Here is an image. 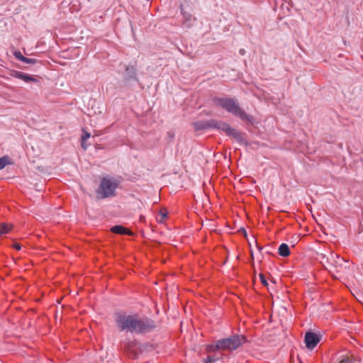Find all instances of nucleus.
<instances>
[{"mask_svg":"<svg viewBox=\"0 0 363 363\" xmlns=\"http://www.w3.org/2000/svg\"><path fill=\"white\" fill-rule=\"evenodd\" d=\"M116 324L120 331L139 335L152 333L159 328L158 323L147 316L140 317L137 313L126 315L121 312L116 313Z\"/></svg>","mask_w":363,"mask_h":363,"instance_id":"obj_1","label":"nucleus"},{"mask_svg":"<svg viewBox=\"0 0 363 363\" xmlns=\"http://www.w3.org/2000/svg\"><path fill=\"white\" fill-rule=\"evenodd\" d=\"M213 104L228 113L239 117L242 121H246L250 124H253L255 119L252 115L247 114L239 106L238 102L233 98L228 97H213L212 99Z\"/></svg>","mask_w":363,"mask_h":363,"instance_id":"obj_2","label":"nucleus"},{"mask_svg":"<svg viewBox=\"0 0 363 363\" xmlns=\"http://www.w3.org/2000/svg\"><path fill=\"white\" fill-rule=\"evenodd\" d=\"M211 128L224 132L227 135L233 137L238 143L247 146L248 143L245 138L246 134L232 128L224 121L211 119Z\"/></svg>","mask_w":363,"mask_h":363,"instance_id":"obj_3","label":"nucleus"},{"mask_svg":"<svg viewBox=\"0 0 363 363\" xmlns=\"http://www.w3.org/2000/svg\"><path fill=\"white\" fill-rule=\"evenodd\" d=\"M247 342L243 335L234 334L228 337L218 340L217 347H221V350L233 351L241 347Z\"/></svg>","mask_w":363,"mask_h":363,"instance_id":"obj_4","label":"nucleus"},{"mask_svg":"<svg viewBox=\"0 0 363 363\" xmlns=\"http://www.w3.org/2000/svg\"><path fill=\"white\" fill-rule=\"evenodd\" d=\"M118 184L119 182L113 178L103 177L97 190V194L101 195L99 198L106 199L114 196Z\"/></svg>","mask_w":363,"mask_h":363,"instance_id":"obj_5","label":"nucleus"},{"mask_svg":"<svg viewBox=\"0 0 363 363\" xmlns=\"http://www.w3.org/2000/svg\"><path fill=\"white\" fill-rule=\"evenodd\" d=\"M320 340V335L315 333L308 331L305 334L304 342L306 343V347L311 350L316 347Z\"/></svg>","mask_w":363,"mask_h":363,"instance_id":"obj_6","label":"nucleus"},{"mask_svg":"<svg viewBox=\"0 0 363 363\" xmlns=\"http://www.w3.org/2000/svg\"><path fill=\"white\" fill-rule=\"evenodd\" d=\"M9 75L12 77L21 79L24 81L25 82H38L39 81L33 77V76H30L28 74H26L24 72H21L20 71L17 70H10L9 71Z\"/></svg>","mask_w":363,"mask_h":363,"instance_id":"obj_7","label":"nucleus"},{"mask_svg":"<svg viewBox=\"0 0 363 363\" xmlns=\"http://www.w3.org/2000/svg\"><path fill=\"white\" fill-rule=\"evenodd\" d=\"M192 125L196 131L211 128V120L198 121L194 122Z\"/></svg>","mask_w":363,"mask_h":363,"instance_id":"obj_8","label":"nucleus"},{"mask_svg":"<svg viewBox=\"0 0 363 363\" xmlns=\"http://www.w3.org/2000/svg\"><path fill=\"white\" fill-rule=\"evenodd\" d=\"M111 230L113 233L119 234V235H133V233L129 229H128L122 225H119L113 226L111 228Z\"/></svg>","mask_w":363,"mask_h":363,"instance_id":"obj_9","label":"nucleus"},{"mask_svg":"<svg viewBox=\"0 0 363 363\" xmlns=\"http://www.w3.org/2000/svg\"><path fill=\"white\" fill-rule=\"evenodd\" d=\"M279 255L282 257H288L290 255V250L287 244L282 243L279 247Z\"/></svg>","mask_w":363,"mask_h":363,"instance_id":"obj_10","label":"nucleus"},{"mask_svg":"<svg viewBox=\"0 0 363 363\" xmlns=\"http://www.w3.org/2000/svg\"><path fill=\"white\" fill-rule=\"evenodd\" d=\"M11 228H12L11 225H9L7 223H1L0 224V236L9 233L10 230H11Z\"/></svg>","mask_w":363,"mask_h":363,"instance_id":"obj_11","label":"nucleus"},{"mask_svg":"<svg viewBox=\"0 0 363 363\" xmlns=\"http://www.w3.org/2000/svg\"><path fill=\"white\" fill-rule=\"evenodd\" d=\"M125 71H126V73H127V75L128 77V79H135L137 80V77H136V72H135V69L133 67H127L126 69H125Z\"/></svg>","mask_w":363,"mask_h":363,"instance_id":"obj_12","label":"nucleus"},{"mask_svg":"<svg viewBox=\"0 0 363 363\" xmlns=\"http://www.w3.org/2000/svg\"><path fill=\"white\" fill-rule=\"evenodd\" d=\"M10 158L9 156H3L0 158V170L4 169L7 164H10Z\"/></svg>","mask_w":363,"mask_h":363,"instance_id":"obj_13","label":"nucleus"},{"mask_svg":"<svg viewBox=\"0 0 363 363\" xmlns=\"http://www.w3.org/2000/svg\"><path fill=\"white\" fill-rule=\"evenodd\" d=\"M218 345V340L216 341L214 344L209 345L206 347V350L208 352H215L218 350H221V347H217L216 346Z\"/></svg>","mask_w":363,"mask_h":363,"instance_id":"obj_14","label":"nucleus"},{"mask_svg":"<svg viewBox=\"0 0 363 363\" xmlns=\"http://www.w3.org/2000/svg\"><path fill=\"white\" fill-rule=\"evenodd\" d=\"M90 137H91V134H90L89 132H87V131H86V130H84V133H83V135H82V138H81V140H82V147L84 150H86V145H84V141H85L86 140H87L88 138H89Z\"/></svg>","mask_w":363,"mask_h":363,"instance_id":"obj_15","label":"nucleus"},{"mask_svg":"<svg viewBox=\"0 0 363 363\" xmlns=\"http://www.w3.org/2000/svg\"><path fill=\"white\" fill-rule=\"evenodd\" d=\"M182 14H183V16H184L186 22L189 23V25L191 24V23L192 21H194L196 20V18L189 13L182 11Z\"/></svg>","mask_w":363,"mask_h":363,"instance_id":"obj_16","label":"nucleus"},{"mask_svg":"<svg viewBox=\"0 0 363 363\" xmlns=\"http://www.w3.org/2000/svg\"><path fill=\"white\" fill-rule=\"evenodd\" d=\"M38 62L37 59L35 58H28V57H24L23 62L27 63V64H36Z\"/></svg>","mask_w":363,"mask_h":363,"instance_id":"obj_17","label":"nucleus"},{"mask_svg":"<svg viewBox=\"0 0 363 363\" xmlns=\"http://www.w3.org/2000/svg\"><path fill=\"white\" fill-rule=\"evenodd\" d=\"M13 55L17 60H18L21 62H23L25 57L20 51H15L13 52Z\"/></svg>","mask_w":363,"mask_h":363,"instance_id":"obj_18","label":"nucleus"},{"mask_svg":"<svg viewBox=\"0 0 363 363\" xmlns=\"http://www.w3.org/2000/svg\"><path fill=\"white\" fill-rule=\"evenodd\" d=\"M218 357L208 355L207 358L204 360V363H214L218 360Z\"/></svg>","mask_w":363,"mask_h":363,"instance_id":"obj_19","label":"nucleus"},{"mask_svg":"<svg viewBox=\"0 0 363 363\" xmlns=\"http://www.w3.org/2000/svg\"><path fill=\"white\" fill-rule=\"evenodd\" d=\"M259 279H260V281H261L262 284L264 286H268L267 281L265 277L264 276V274H259Z\"/></svg>","mask_w":363,"mask_h":363,"instance_id":"obj_20","label":"nucleus"},{"mask_svg":"<svg viewBox=\"0 0 363 363\" xmlns=\"http://www.w3.org/2000/svg\"><path fill=\"white\" fill-rule=\"evenodd\" d=\"M339 363H351L350 359L347 357H342Z\"/></svg>","mask_w":363,"mask_h":363,"instance_id":"obj_21","label":"nucleus"},{"mask_svg":"<svg viewBox=\"0 0 363 363\" xmlns=\"http://www.w3.org/2000/svg\"><path fill=\"white\" fill-rule=\"evenodd\" d=\"M160 213L162 219H164L167 217V212L166 211H161Z\"/></svg>","mask_w":363,"mask_h":363,"instance_id":"obj_22","label":"nucleus"},{"mask_svg":"<svg viewBox=\"0 0 363 363\" xmlns=\"http://www.w3.org/2000/svg\"><path fill=\"white\" fill-rule=\"evenodd\" d=\"M13 248H15L16 250H20L21 249V245L19 243H14L13 245Z\"/></svg>","mask_w":363,"mask_h":363,"instance_id":"obj_23","label":"nucleus"},{"mask_svg":"<svg viewBox=\"0 0 363 363\" xmlns=\"http://www.w3.org/2000/svg\"><path fill=\"white\" fill-rule=\"evenodd\" d=\"M145 216H140V221H145Z\"/></svg>","mask_w":363,"mask_h":363,"instance_id":"obj_24","label":"nucleus"},{"mask_svg":"<svg viewBox=\"0 0 363 363\" xmlns=\"http://www.w3.org/2000/svg\"><path fill=\"white\" fill-rule=\"evenodd\" d=\"M255 244H256V246L258 248L259 251H261V250L262 249L259 245H258L257 241L255 240Z\"/></svg>","mask_w":363,"mask_h":363,"instance_id":"obj_25","label":"nucleus"},{"mask_svg":"<svg viewBox=\"0 0 363 363\" xmlns=\"http://www.w3.org/2000/svg\"><path fill=\"white\" fill-rule=\"evenodd\" d=\"M240 230L242 231V233H244V235L246 236L247 235V233H246V230H245V228H242L240 229Z\"/></svg>","mask_w":363,"mask_h":363,"instance_id":"obj_26","label":"nucleus"},{"mask_svg":"<svg viewBox=\"0 0 363 363\" xmlns=\"http://www.w3.org/2000/svg\"><path fill=\"white\" fill-rule=\"evenodd\" d=\"M245 50L244 49H240V53L241 55H244V54H245Z\"/></svg>","mask_w":363,"mask_h":363,"instance_id":"obj_27","label":"nucleus"},{"mask_svg":"<svg viewBox=\"0 0 363 363\" xmlns=\"http://www.w3.org/2000/svg\"><path fill=\"white\" fill-rule=\"evenodd\" d=\"M337 259H340V260H342L343 261V259L342 258H340L338 255H336Z\"/></svg>","mask_w":363,"mask_h":363,"instance_id":"obj_28","label":"nucleus"}]
</instances>
